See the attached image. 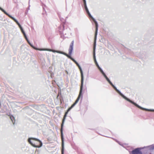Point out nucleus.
Wrapping results in <instances>:
<instances>
[{
	"label": "nucleus",
	"mask_w": 154,
	"mask_h": 154,
	"mask_svg": "<svg viewBox=\"0 0 154 154\" xmlns=\"http://www.w3.org/2000/svg\"><path fill=\"white\" fill-rule=\"evenodd\" d=\"M28 141L29 144L35 147L40 148L42 146V142L39 139L35 138H29Z\"/></svg>",
	"instance_id": "nucleus-1"
},
{
	"label": "nucleus",
	"mask_w": 154,
	"mask_h": 154,
	"mask_svg": "<svg viewBox=\"0 0 154 154\" xmlns=\"http://www.w3.org/2000/svg\"><path fill=\"white\" fill-rule=\"evenodd\" d=\"M116 91L123 98H124L125 100L128 101L130 103L134 105V106H136L138 107V108L143 110H146L147 111V110H149L148 109L145 108H143L142 107H141V106L139 105L138 104H137L135 102H134V101L131 100L128 98H127L118 89Z\"/></svg>",
	"instance_id": "nucleus-2"
},
{
	"label": "nucleus",
	"mask_w": 154,
	"mask_h": 154,
	"mask_svg": "<svg viewBox=\"0 0 154 154\" xmlns=\"http://www.w3.org/2000/svg\"><path fill=\"white\" fill-rule=\"evenodd\" d=\"M88 17L90 19L92 20L94 22L95 26V31L94 37V43L96 44L97 35L98 30V24L96 20L93 17L91 14H88Z\"/></svg>",
	"instance_id": "nucleus-3"
},
{
	"label": "nucleus",
	"mask_w": 154,
	"mask_h": 154,
	"mask_svg": "<svg viewBox=\"0 0 154 154\" xmlns=\"http://www.w3.org/2000/svg\"><path fill=\"white\" fill-rule=\"evenodd\" d=\"M67 115L65 114L62 120V123L61 124V129L60 130L61 136V139L62 140V146L63 147V146H64V137L63 133V127L64 122L66 119V117L67 116Z\"/></svg>",
	"instance_id": "nucleus-4"
},
{
	"label": "nucleus",
	"mask_w": 154,
	"mask_h": 154,
	"mask_svg": "<svg viewBox=\"0 0 154 154\" xmlns=\"http://www.w3.org/2000/svg\"><path fill=\"white\" fill-rule=\"evenodd\" d=\"M74 41H72L69 45V54L63 52V54L66 56L68 58H69L71 56L73 50V46L74 45Z\"/></svg>",
	"instance_id": "nucleus-5"
},
{
	"label": "nucleus",
	"mask_w": 154,
	"mask_h": 154,
	"mask_svg": "<svg viewBox=\"0 0 154 154\" xmlns=\"http://www.w3.org/2000/svg\"><path fill=\"white\" fill-rule=\"evenodd\" d=\"M66 21L63 23L59 27V29L61 31H60V32L61 33H64L65 35H66V34L68 33V32L69 31L70 29L69 28H66V30L65 29V26L64 25L65 24Z\"/></svg>",
	"instance_id": "nucleus-6"
},
{
	"label": "nucleus",
	"mask_w": 154,
	"mask_h": 154,
	"mask_svg": "<svg viewBox=\"0 0 154 154\" xmlns=\"http://www.w3.org/2000/svg\"><path fill=\"white\" fill-rule=\"evenodd\" d=\"M144 147H138L133 149L132 151L129 152L130 154H142L141 151L142 149H143Z\"/></svg>",
	"instance_id": "nucleus-7"
},
{
	"label": "nucleus",
	"mask_w": 154,
	"mask_h": 154,
	"mask_svg": "<svg viewBox=\"0 0 154 154\" xmlns=\"http://www.w3.org/2000/svg\"><path fill=\"white\" fill-rule=\"evenodd\" d=\"M83 84H81V85L80 86V90L79 92V94L78 95V97L76 99L75 101L78 102L80 98H81V101L82 99L83 98V94H82V91H83Z\"/></svg>",
	"instance_id": "nucleus-8"
},
{
	"label": "nucleus",
	"mask_w": 154,
	"mask_h": 154,
	"mask_svg": "<svg viewBox=\"0 0 154 154\" xmlns=\"http://www.w3.org/2000/svg\"><path fill=\"white\" fill-rule=\"evenodd\" d=\"M0 10L3 12L5 14L8 16L10 18L13 20L17 24V25L20 24L18 21L16 20L15 18L12 17V16L7 13L2 8H1Z\"/></svg>",
	"instance_id": "nucleus-9"
},
{
	"label": "nucleus",
	"mask_w": 154,
	"mask_h": 154,
	"mask_svg": "<svg viewBox=\"0 0 154 154\" xmlns=\"http://www.w3.org/2000/svg\"><path fill=\"white\" fill-rule=\"evenodd\" d=\"M0 10L3 12L5 14L8 16L10 18L13 20L17 24V25L20 24L18 21L16 20L15 18L12 17V16L7 13L2 8H1Z\"/></svg>",
	"instance_id": "nucleus-10"
},
{
	"label": "nucleus",
	"mask_w": 154,
	"mask_h": 154,
	"mask_svg": "<svg viewBox=\"0 0 154 154\" xmlns=\"http://www.w3.org/2000/svg\"><path fill=\"white\" fill-rule=\"evenodd\" d=\"M95 48L94 49L93 52V58L94 60V63L96 64V66L98 68L100 67L99 66V64H98L97 62V61L96 60V55H95Z\"/></svg>",
	"instance_id": "nucleus-11"
},
{
	"label": "nucleus",
	"mask_w": 154,
	"mask_h": 154,
	"mask_svg": "<svg viewBox=\"0 0 154 154\" xmlns=\"http://www.w3.org/2000/svg\"><path fill=\"white\" fill-rule=\"evenodd\" d=\"M83 3V6L87 14H90V13L87 7V4H86V0H82Z\"/></svg>",
	"instance_id": "nucleus-12"
},
{
	"label": "nucleus",
	"mask_w": 154,
	"mask_h": 154,
	"mask_svg": "<svg viewBox=\"0 0 154 154\" xmlns=\"http://www.w3.org/2000/svg\"><path fill=\"white\" fill-rule=\"evenodd\" d=\"M81 72V84H83V82H84V76L83 71L82 70L81 67L80 66H79L78 67Z\"/></svg>",
	"instance_id": "nucleus-13"
},
{
	"label": "nucleus",
	"mask_w": 154,
	"mask_h": 154,
	"mask_svg": "<svg viewBox=\"0 0 154 154\" xmlns=\"http://www.w3.org/2000/svg\"><path fill=\"white\" fill-rule=\"evenodd\" d=\"M9 116H10V118L13 124L14 125L15 122V119L14 117L12 115H9Z\"/></svg>",
	"instance_id": "nucleus-14"
},
{
	"label": "nucleus",
	"mask_w": 154,
	"mask_h": 154,
	"mask_svg": "<svg viewBox=\"0 0 154 154\" xmlns=\"http://www.w3.org/2000/svg\"><path fill=\"white\" fill-rule=\"evenodd\" d=\"M104 77L110 85L112 84V83L111 82L109 79L108 78L106 75H105V76Z\"/></svg>",
	"instance_id": "nucleus-15"
},
{
	"label": "nucleus",
	"mask_w": 154,
	"mask_h": 154,
	"mask_svg": "<svg viewBox=\"0 0 154 154\" xmlns=\"http://www.w3.org/2000/svg\"><path fill=\"white\" fill-rule=\"evenodd\" d=\"M98 69L99 71L101 73V74H102L103 76L106 75V74H105V73H104L102 69L100 67Z\"/></svg>",
	"instance_id": "nucleus-16"
},
{
	"label": "nucleus",
	"mask_w": 154,
	"mask_h": 154,
	"mask_svg": "<svg viewBox=\"0 0 154 154\" xmlns=\"http://www.w3.org/2000/svg\"><path fill=\"white\" fill-rule=\"evenodd\" d=\"M98 69L99 71L101 73V74H102L103 76L106 75V74H105V73H104L102 69L100 67Z\"/></svg>",
	"instance_id": "nucleus-17"
},
{
	"label": "nucleus",
	"mask_w": 154,
	"mask_h": 154,
	"mask_svg": "<svg viewBox=\"0 0 154 154\" xmlns=\"http://www.w3.org/2000/svg\"><path fill=\"white\" fill-rule=\"evenodd\" d=\"M98 69L99 71L101 73V74H102L103 76L106 75V74H105V73H104L102 69L100 67Z\"/></svg>",
	"instance_id": "nucleus-18"
},
{
	"label": "nucleus",
	"mask_w": 154,
	"mask_h": 154,
	"mask_svg": "<svg viewBox=\"0 0 154 154\" xmlns=\"http://www.w3.org/2000/svg\"><path fill=\"white\" fill-rule=\"evenodd\" d=\"M147 147L149 148V149L150 150L154 149V144L151 145Z\"/></svg>",
	"instance_id": "nucleus-19"
},
{
	"label": "nucleus",
	"mask_w": 154,
	"mask_h": 154,
	"mask_svg": "<svg viewBox=\"0 0 154 154\" xmlns=\"http://www.w3.org/2000/svg\"><path fill=\"white\" fill-rule=\"evenodd\" d=\"M111 85L113 87V88L116 91L118 90L117 88L113 84V83Z\"/></svg>",
	"instance_id": "nucleus-20"
},
{
	"label": "nucleus",
	"mask_w": 154,
	"mask_h": 154,
	"mask_svg": "<svg viewBox=\"0 0 154 154\" xmlns=\"http://www.w3.org/2000/svg\"><path fill=\"white\" fill-rule=\"evenodd\" d=\"M62 147L61 154H64V146H63V147L62 146Z\"/></svg>",
	"instance_id": "nucleus-21"
},
{
	"label": "nucleus",
	"mask_w": 154,
	"mask_h": 154,
	"mask_svg": "<svg viewBox=\"0 0 154 154\" xmlns=\"http://www.w3.org/2000/svg\"><path fill=\"white\" fill-rule=\"evenodd\" d=\"M69 59H70L72 60L74 63H75L76 61L75 59H74L71 56L69 58Z\"/></svg>",
	"instance_id": "nucleus-22"
},
{
	"label": "nucleus",
	"mask_w": 154,
	"mask_h": 154,
	"mask_svg": "<svg viewBox=\"0 0 154 154\" xmlns=\"http://www.w3.org/2000/svg\"><path fill=\"white\" fill-rule=\"evenodd\" d=\"M29 45L31 47H32L34 49H36V48L35 46H34L31 43H30Z\"/></svg>",
	"instance_id": "nucleus-23"
},
{
	"label": "nucleus",
	"mask_w": 154,
	"mask_h": 154,
	"mask_svg": "<svg viewBox=\"0 0 154 154\" xmlns=\"http://www.w3.org/2000/svg\"><path fill=\"white\" fill-rule=\"evenodd\" d=\"M56 52L57 53H59V54H63V51H57Z\"/></svg>",
	"instance_id": "nucleus-24"
},
{
	"label": "nucleus",
	"mask_w": 154,
	"mask_h": 154,
	"mask_svg": "<svg viewBox=\"0 0 154 154\" xmlns=\"http://www.w3.org/2000/svg\"><path fill=\"white\" fill-rule=\"evenodd\" d=\"M21 31L22 32V33L23 34V35L25 34V32L24 30H23V29L22 30H21Z\"/></svg>",
	"instance_id": "nucleus-25"
},
{
	"label": "nucleus",
	"mask_w": 154,
	"mask_h": 154,
	"mask_svg": "<svg viewBox=\"0 0 154 154\" xmlns=\"http://www.w3.org/2000/svg\"><path fill=\"white\" fill-rule=\"evenodd\" d=\"M72 108H71V107L70 106V107H69L67 110V111H68V112H69L70 110L71 109H72Z\"/></svg>",
	"instance_id": "nucleus-26"
},
{
	"label": "nucleus",
	"mask_w": 154,
	"mask_h": 154,
	"mask_svg": "<svg viewBox=\"0 0 154 154\" xmlns=\"http://www.w3.org/2000/svg\"><path fill=\"white\" fill-rule=\"evenodd\" d=\"M148 109L149 110H147V111H154V109Z\"/></svg>",
	"instance_id": "nucleus-27"
},
{
	"label": "nucleus",
	"mask_w": 154,
	"mask_h": 154,
	"mask_svg": "<svg viewBox=\"0 0 154 154\" xmlns=\"http://www.w3.org/2000/svg\"><path fill=\"white\" fill-rule=\"evenodd\" d=\"M75 105L74 103H73L72 105L71 106V108H72L73 107L75 106Z\"/></svg>",
	"instance_id": "nucleus-28"
},
{
	"label": "nucleus",
	"mask_w": 154,
	"mask_h": 154,
	"mask_svg": "<svg viewBox=\"0 0 154 154\" xmlns=\"http://www.w3.org/2000/svg\"><path fill=\"white\" fill-rule=\"evenodd\" d=\"M24 35V37L25 39L27 38V37L26 35V34H25H25L24 35Z\"/></svg>",
	"instance_id": "nucleus-29"
},
{
	"label": "nucleus",
	"mask_w": 154,
	"mask_h": 154,
	"mask_svg": "<svg viewBox=\"0 0 154 154\" xmlns=\"http://www.w3.org/2000/svg\"><path fill=\"white\" fill-rule=\"evenodd\" d=\"M24 35V37L25 39L27 38V37L26 35V34H25H25L24 35Z\"/></svg>",
	"instance_id": "nucleus-30"
},
{
	"label": "nucleus",
	"mask_w": 154,
	"mask_h": 154,
	"mask_svg": "<svg viewBox=\"0 0 154 154\" xmlns=\"http://www.w3.org/2000/svg\"><path fill=\"white\" fill-rule=\"evenodd\" d=\"M49 49H47L46 50L39 49V50H40V51H44V50H45V51H49V50H48Z\"/></svg>",
	"instance_id": "nucleus-31"
},
{
	"label": "nucleus",
	"mask_w": 154,
	"mask_h": 154,
	"mask_svg": "<svg viewBox=\"0 0 154 154\" xmlns=\"http://www.w3.org/2000/svg\"><path fill=\"white\" fill-rule=\"evenodd\" d=\"M19 28H20V29L21 31L22 30V29H23V27H22V26H21L20 27H19Z\"/></svg>",
	"instance_id": "nucleus-32"
},
{
	"label": "nucleus",
	"mask_w": 154,
	"mask_h": 154,
	"mask_svg": "<svg viewBox=\"0 0 154 154\" xmlns=\"http://www.w3.org/2000/svg\"><path fill=\"white\" fill-rule=\"evenodd\" d=\"M69 112L67 110L66 112L65 113V114L67 115Z\"/></svg>",
	"instance_id": "nucleus-33"
},
{
	"label": "nucleus",
	"mask_w": 154,
	"mask_h": 154,
	"mask_svg": "<svg viewBox=\"0 0 154 154\" xmlns=\"http://www.w3.org/2000/svg\"><path fill=\"white\" fill-rule=\"evenodd\" d=\"M27 42L29 44H30V43H31L30 42H29V40H28V41H27Z\"/></svg>",
	"instance_id": "nucleus-34"
},
{
	"label": "nucleus",
	"mask_w": 154,
	"mask_h": 154,
	"mask_svg": "<svg viewBox=\"0 0 154 154\" xmlns=\"http://www.w3.org/2000/svg\"><path fill=\"white\" fill-rule=\"evenodd\" d=\"M77 103H78L77 102H76V101H75V103H74L75 105H76V104Z\"/></svg>",
	"instance_id": "nucleus-35"
},
{
	"label": "nucleus",
	"mask_w": 154,
	"mask_h": 154,
	"mask_svg": "<svg viewBox=\"0 0 154 154\" xmlns=\"http://www.w3.org/2000/svg\"><path fill=\"white\" fill-rule=\"evenodd\" d=\"M65 72H66L67 74H68V72L66 70L65 71Z\"/></svg>",
	"instance_id": "nucleus-36"
},
{
	"label": "nucleus",
	"mask_w": 154,
	"mask_h": 154,
	"mask_svg": "<svg viewBox=\"0 0 154 154\" xmlns=\"http://www.w3.org/2000/svg\"><path fill=\"white\" fill-rule=\"evenodd\" d=\"M19 26V27H20L21 26V25L20 24H18V25Z\"/></svg>",
	"instance_id": "nucleus-37"
},
{
	"label": "nucleus",
	"mask_w": 154,
	"mask_h": 154,
	"mask_svg": "<svg viewBox=\"0 0 154 154\" xmlns=\"http://www.w3.org/2000/svg\"><path fill=\"white\" fill-rule=\"evenodd\" d=\"M25 39H26V40L27 41H28V40H29V39H28V38H26Z\"/></svg>",
	"instance_id": "nucleus-38"
},
{
	"label": "nucleus",
	"mask_w": 154,
	"mask_h": 154,
	"mask_svg": "<svg viewBox=\"0 0 154 154\" xmlns=\"http://www.w3.org/2000/svg\"><path fill=\"white\" fill-rule=\"evenodd\" d=\"M77 66L79 67V66H80V65L79 64H78L77 65Z\"/></svg>",
	"instance_id": "nucleus-39"
},
{
	"label": "nucleus",
	"mask_w": 154,
	"mask_h": 154,
	"mask_svg": "<svg viewBox=\"0 0 154 154\" xmlns=\"http://www.w3.org/2000/svg\"><path fill=\"white\" fill-rule=\"evenodd\" d=\"M29 7H30V5H29V8H28V9H29Z\"/></svg>",
	"instance_id": "nucleus-40"
},
{
	"label": "nucleus",
	"mask_w": 154,
	"mask_h": 154,
	"mask_svg": "<svg viewBox=\"0 0 154 154\" xmlns=\"http://www.w3.org/2000/svg\"><path fill=\"white\" fill-rule=\"evenodd\" d=\"M77 63H78L77 61H76V62L75 63V64H76Z\"/></svg>",
	"instance_id": "nucleus-41"
},
{
	"label": "nucleus",
	"mask_w": 154,
	"mask_h": 154,
	"mask_svg": "<svg viewBox=\"0 0 154 154\" xmlns=\"http://www.w3.org/2000/svg\"><path fill=\"white\" fill-rule=\"evenodd\" d=\"M79 63H77L76 64V65L78 64Z\"/></svg>",
	"instance_id": "nucleus-42"
},
{
	"label": "nucleus",
	"mask_w": 154,
	"mask_h": 154,
	"mask_svg": "<svg viewBox=\"0 0 154 154\" xmlns=\"http://www.w3.org/2000/svg\"><path fill=\"white\" fill-rule=\"evenodd\" d=\"M43 9H44L43 7Z\"/></svg>",
	"instance_id": "nucleus-43"
}]
</instances>
